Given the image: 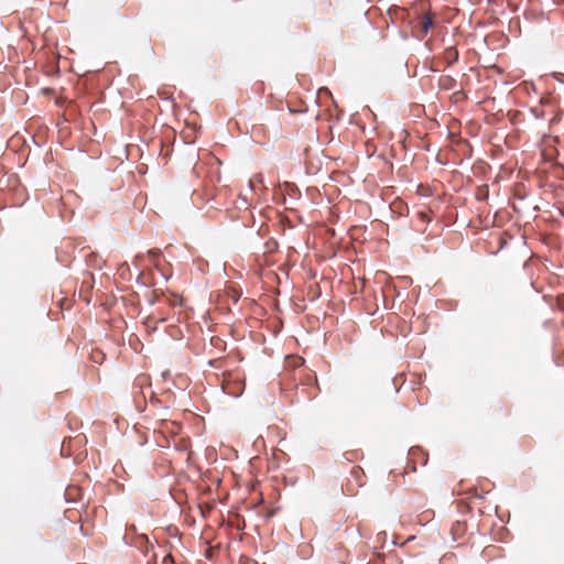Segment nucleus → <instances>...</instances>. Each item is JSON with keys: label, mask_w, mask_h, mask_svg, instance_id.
<instances>
[{"label": "nucleus", "mask_w": 564, "mask_h": 564, "mask_svg": "<svg viewBox=\"0 0 564 564\" xmlns=\"http://www.w3.org/2000/svg\"><path fill=\"white\" fill-rule=\"evenodd\" d=\"M432 25V21L430 18L427 17H424L423 21H422V29L423 31H427L430 29V26Z\"/></svg>", "instance_id": "nucleus-1"}, {"label": "nucleus", "mask_w": 564, "mask_h": 564, "mask_svg": "<svg viewBox=\"0 0 564 564\" xmlns=\"http://www.w3.org/2000/svg\"><path fill=\"white\" fill-rule=\"evenodd\" d=\"M386 538H387V533L386 532H381L378 534V540H381L384 542L386 541Z\"/></svg>", "instance_id": "nucleus-2"}, {"label": "nucleus", "mask_w": 564, "mask_h": 564, "mask_svg": "<svg viewBox=\"0 0 564 564\" xmlns=\"http://www.w3.org/2000/svg\"><path fill=\"white\" fill-rule=\"evenodd\" d=\"M159 253H160L159 250H150L149 251V256H151V257H156Z\"/></svg>", "instance_id": "nucleus-3"}, {"label": "nucleus", "mask_w": 564, "mask_h": 564, "mask_svg": "<svg viewBox=\"0 0 564 564\" xmlns=\"http://www.w3.org/2000/svg\"><path fill=\"white\" fill-rule=\"evenodd\" d=\"M167 561H169V562H172V557H171L170 555H166V556L164 557V560H163V562H164V563H165V562H167Z\"/></svg>", "instance_id": "nucleus-4"}, {"label": "nucleus", "mask_w": 564, "mask_h": 564, "mask_svg": "<svg viewBox=\"0 0 564 564\" xmlns=\"http://www.w3.org/2000/svg\"><path fill=\"white\" fill-rule=\"evenodd\" d=\"M249 186H250L251 188H253V182H252V181H249Z\"/></svg>", "instance_id": "nucleus-5"}, {"label": "nucleus", "mask_w": 564, "mask_h": 564, "mask_svg": "<svg viewBox=\"0 0 564 564\" xmlns=\"http://www.w3.org/2000/svg\"><path fill=\"white\" fill-rule=\"evenodd\" d=\"M391 544H392V545H397V541H395V540H393V541L391 542Z\"/></svg>", "instance_id": "nucleus-6"}]
</instances>
